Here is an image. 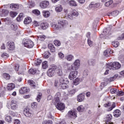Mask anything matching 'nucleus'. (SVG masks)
Wrapping results in <instances>:
<instances>
[{
    "label": "nucleus",
    "mask_w": 124,
    "mask_h": 124,
    "mask_svg": "<svg viewBox=\"0 0 124 124\" xmlns=\"http://www.w3.org/2000/svg\"><path fill=\"white\" fill-rule=\"evenodd\" d=\"M61 97V93L58 92L54 97V99L53 100L55 105L58 109V110H60V111H62V110H64L65 108V106L63 103L61 102L60 101V97Z\"/></svg>",
    "instance_id": "nucleus-1"
},
{
    "label": "nucleus",
    "mask_w": 124,
    "mask_h": 124,
    "mask_svg": "<svg viewBox=\"0 0 124 124\" xmlns=\"http://www.w3.org/2000/svg\"><path fill=\"white\" fill-rule=\"evenodd\" d=\"M107 67L109 69H112V70H116L121 68V64L118 62H114L112 63H110L107 65Z\"/></svg>",
    "instance_id": "nucleus-2"
},
{
    "label": "nucleus",
    "mask_w": 124,
    "mask_h": 124,
    "mask_svg": "<svg viewBox=\"0 0 124 124\" xmlns=\"http://www.w3.org/2000/svg\"><path fill=\"white\" fill-rule=\"evenodd\" d=\"M69 81L67 78H65V79L63 78H61L60 79V86H61L62 89L63 90H65L66 88H67V84H68Z\"/></svg>",
    "instance_id": "nucleus-3"
},
{
    "label": "nucleus",
    "mask_w": 124,
    "mask_h": 124,
    "mask_svg": "<svg viewBox=\"0 0 124 124\" xmlns=\"http://www.w3.org/2000/svg\"><path fill=\"white\" fill-rule=\"evenodd\" d=\"M57 69V66L52 65L47 71V75L49 77H52L55 75V72Z\"/></svg>",
    "instance_id": "nucleus-4"
},
{
    "label": "nucleus",
    "mask_w": 124,
    "mask_h": 124,
    "mask_svg": "<svg viewBox=\"0 0 124 124\" xmlns=\"http://www.w3.org/2000/svg\"><path fill=\"white\" fill-rule=\"evenodd\" d=\"M24 46L26 47V48H29L31 49L34 46V44L31 40H27L24 43Z\"/></svg>",
    "instance_id": "nucleus-5"
},
{
    "label": "nucleus",
    "mask_w": 124,
    "mask_h": 124,
    "mask_svg": "<svg viewBox=\"0 0 124 124\" xmlns=\"http://www.w3.org/2000/svg\"><path fill=\"white\" fill-rule=\"evenodd\" d=\"M78 75V71L77 70H75V71H71L69 75L68 78L70 80H74L77 76Z\"/></svg>",
    "instance_id": "nucleus-6"
},
{
    "label": "nucleus",
    "mask_w": 124,
    "mask_h": 124,
    "mask_svg": "<svg viewBox=\"0 0 124 124\" xmlns=\"http://www.w3.org/2000/svg\"><path fill=\"white\" fill-rule=\"evenodd\" d=\"M49 1L44 0L40 3V6L41 8L45 9V8H47V7L49 6Z\"/></svg>",
    "instance_id": "nucleus-7"
},
{
    "label": "nucleus",
    "mask_w": 124,
    "mask_h": 124,
    "mask_svg": "<svg viewBox=\"0 0 124 124\" xmlns=\"http://www.w3.org/2000/svg\"><path fill=\"white\" fill-rule=\"evenodd\" d=\"M80 63H81V62L80 61V60L77 59L75 61V62L73 64V65L75 68V70H78V69H79V68H80Z\"/></svg>",
    "instance_id": "nucleus-8"
},
{
    "label": "nucleus",
    "mask_w": 124,
    "mask_h": 124,
    "mask_svg": "<svg viewBox=\"0 0 124 124\" xmlns=\"http://www.w3.org/2000/svg\"><path fill=\"white\" fill-rule=\"evenodd\" d=\"M7 48L10 50H14L15 46L14 43L13 42L9 41L6 44Z\"/></svg>",
    "instance_id": "nucleus-9"
},
{
    "label": "nucleus",
    "mask_w": 124,
    "mask_h": 124,
    "mask_svg": "<svg viewBox=\"0 0 124 124\" xmlns=\"http://www.w3.org/2000/svg\"><path fill=\"white\" fill-rule=\"evenodd\" d=\"M30 92V89L28 87H22L19 89V93L20 94H24V93H29Z\"/></svg>",
    "instance_id": "nucleus-10"
},
{
    "label": "nucleus",
    "mask_w": 124,
    "mask_h": 124,
    "mask_svg": "<svg viewBox=\"0 0 124 124\" xmlns=\"http://www.w3.org/2000/svg\"><path fill=\"white\" fill-rule=\"evenodd\" d=\"M11 108L12 110H16L18 108V105H17V101L12 100L11 103Z\"/></svg>",
    "instance_id": "nucleus-11"
},
{
    "label": "nucleus",
    "mask_w": 124,
    "mask_h": 124,
    "mask_svg": "<svg viewBox=\"0 0 124 124\" xmlns=\"http://www.w3.org/2000/svg\"><path fill=\"white\" fill-rule=\"evenodd\" d=\"M59 25H60L61 28H66L68 25V22L66 20H62L59 22Z\"/></svg>",
    "instance_id": "nucleus-12"
},
{
    "label": "nucleus",
    "mask_w": 124,
    "mask_h": 124,
    "mask_svg": "<svg viewBox=\"0 0 124 124\" xmlns=\"http://www.w3.org/2000/svg\"><path fill=\"white\" fill-rule=\"evenodd\" d=\"M51 26L54 30H59V29L62 28V26L59 24V22L56 23V22H52L51 24Z\"/></svg>",
    "instance_id": "nucleus-13"
},
{
    "label": "nucleus",
    "mask_w": 124,
    "mask_h": 124,
    "mask_svg": "<svg viewBox=\"0 0 124 124\" xmlns=\"http://www.w3.org/2000/svg\"><path fill=\"white\" fill-rule=\"evenodd\" d=\"M77 99L78 102H82V101L85 100V93H82L79 94L78 96Z\"/></svg>",
    "instance_id": "nucleus-14"
},
{
    "label": "nucleus",
    "mask_w": 124,
    "mask_h": 124,
    "mask_svg": "<svg viewBox=\"0 0 124 124\" xmlns=\"http://www.w3.org/2000/svg\"><path fill=\"white\" fill-rule=\"evenodd\" d=\"M14 89H15V84L12 83L8 84L7 86V90L8 92H10L12 91V90H14Z\"/></svg>",
    "instance_id": "nucleus-15"
},
{
    "label": "nucleus",
    "mask_w": 124,
    "mask_h": 124,
    "mask_svg": "<svg viewBox=\"0 0 124 124\" xmlns=\"http://www.w3.org/2000/svg\"><path fill=\"white\" fill-rule=\"evenodd\" d=\"M24 115L26 117H31V115H32V111L30 109H25Z\"/></svg>",
    "instance_id": "nucleus-16"
},
{
    "label": "nucleus",
    "mask_w": 124,
    "mask_h": 124,
    "mask_svg": "<svg viewBox=\"0 0 124 124\" xmlns=\"http://www.w3.org/2000/svg\"><path fill=\"white\" fill-rule=\"evenodd\" d=\"M122 112L119 109H116L113 111V116L115 118H119L121 116Z\"/></svg>",
    "instance_id": "nucleus-17"
},
{
    "label": "nucleus",
    "mask_w": 124,
    "mask_h": 124,
    "mask_svg": "<svg viewBox=\"0 0 124 124\" xmlns=\"http://www.w3.org/2000/svg\"><path fill=\"white\" fill-rule=\"evenodd\" d=\"M68 115L71 118H77V112L74 111H69Z\"/></svg>",
    "instance_id": "nucleus-18"
},
{
    "label": "nucleus",
    "mask_w": 124,
    "mask_h": 124,
    "mask_svg": "<svg viewBox=\"0 0 124 124\" xmlns=\"http://www.w3.org/2000/svg\"><path fill=\"white\" fill-rule=\"evenodd\" d=\"M65 59L68 62H72V60H74V56L72 54H68L65 57Z\"/></svg>",
    "instance_id": "nucleus-19"
},
{
    "label": "nucleus",
    "mask_w": 124,
    "mask_h": 124,
    "mask_svg": "<svg viewBox=\"0 0 124 124\" xmlns=\"http://www.w3.org/2000/svg\"><path fill=\"white\" fill-rule=\"evenodd\" d=\"M112 115L108 114L106 117V124H113L112 123H110V120H112Z\"/></svg>",
    "instance_id": "nucleus-20"
},
{
    "label": "nucleus",
    "mask_w": 124,
    "mask_h": 124,
    "mask_svg": "<svg viewBox=\"0 0 124 124\" xmlns=\"http://www.w3.org/2000/svg\"><path fill=\"white\" fill-rule=\"evenodd\" d=\"M10 7L13 10H17V9L20 8V6H19V4H18L12 3L11 4Z\"/></svg>",
    "instance_id": "nucleus-21"
},
{
    "label": "nucleus",
    "mask_w": 124,
    "mask_h": 124,
    "mask_svg": "<svg viewBox=\"0 0 124 124\" xmlns=\"http://www.w3.org/2000/svg\"><path fill=\"white\" fill-rule=\"evenodd\" d=\"M41 28L43 30H46L49 27V25L48 24V23L46 22H43L41 24Z\"/></svg>",
    "instance_id": "nucleus-22"
},
{
    "label": "nucleus",
    "mask_w": 124,
    "mask_h": 124,
    "mask_svg": "<svg viewBox=\"0 0 124 124\" xmlns=\"http://www.w3.org/2000/svg\"><path fill=\"white\" fill-rule=\"evenodd\" d=\"M43 13V16L45 17V18H48V17H50V12L48 11H43L42 12Z\"/></svg>",
    "instance_id": "nucleus-23"
},
{
    "label": "nucleus",
    "mask_w": 124,
    "mask_h": 124,
    "mask_svg": "<svg viewBox=\"0 0 124 124\" xmlns=\"http://www.w3.org/2000/svg\"><path fill=\"white\" fill-rule=\"evenodd\" d=\"M112 32L111 31V30H108V28H107L104 30L103 34H104V35H107L108 36Z\"/></svg>",
    "instance_id": "nucleus-24"
},
{
    "label": "nucleus",
    "mask_w": 124,
    "mask_h": 124,
    "mask_svg": "<svg viewBox=\"0 0 124 124\" xmlns=\"http://www.w3.org/2000/svg\"><path fill=\"white\" fill-rule=\"evenodd\" d=\"M104 54L105 57H110V55H111V49H108L105 50Z\"/></svg>",
    "instance_id": "nucleus-25"
},
{
    "label": "nucleus",
    "mask_w": 124,
    "mask_h": 124,
    "mask_svg": "<svg viewBox=\"0 0 124 124\" xmlns=\"http://www.w3.org/2000/svg\"><path fill=\"white\" fill-rule=\"evenodd\" d=\"M24 23L26 25H29V24H31V18L29 17L25 18L24 21Z\"/></svg>",
    "instance_id": "nucleus-26"
},
{
    "label": "nucleus",
    "mask_w": 124,
    "mask_h": 124,
    "mask_svg": "<svg viewBox=\"0 0 124 124\" xmlns=\"http://www.w3.org/2000/svg\"><path fill=\"white\" fill-rule=\"evenodd\" d=\"M66 65L67 66V70L71 71V70H74V69H75L73 65H70L69 63H66Z\"/></svg>",
    "instance_id": "nucleus-27"
},
{
    "label": "nucleus",
    "mask_w": 124,
    "mask_h": 124,
    "mask_svg": "<svg viewBox=\"0 0 124 124\" xmlns=\"http://www.w3.org/2000/svg\"><path fill=\"white\" fill-rule=\"evenodd\" d=\"M69 5L70 6H75L76 7L77 6V3L76 1L73 0H71L68 2Z\"/></svg>",
    "instance_id": "nucleus-28"
},
{
    "label": "nucleus",
    "mask_w": 124,
    "mask_h": 124,
    "mask_svg": "<svg viewBox=\"0 0 124 124\" xmlns=\"http://www.w3.org/2000/svg\"><path fill=\"white\" fill-rule=\"evenodd\" d=\"M48 48L50 49V51L52 53L55 52V46H54V45H53V44H49L48 45Z\"/></svg>",
    "instance_id": "nucleus-29"
},
{
    "label": "nucleus",
    "mask_w": 124,
    "mask_h": 124,
    "mask_svg": "<svg viewBox=\"0 0 124 124\" xmlns=\"http://www.w3.org/2000/svg\"><path fill=\"white\" fill-rule=\"evenodd\" d=\"M8 13H9L8 10L3 9L2 11V14L1 15V16L2 17H4V16H7Z\"/></svg>",
    "instance_id": "nucleus-30"
},
{
    "label": "nucleus",
    "mask_w": 124,
    "mask_h": 124,
    "mask_svg": "<svg viewBox=\"0 0 124 124\" xmlns=\"http://www.w3.org/2000/svg\"><path fill=\"white\" fill-rule=\"evenodd\" d=\"M24 19V16L22 13H20L18 16L16 18L17 22H21Z\"/></svg>",
    "instance_id": "nucleus-31"
},
{
    "label": "nucleus",
    "mask_w": 124,
    "mask_h": 124,
    "mask_svg": "<svg viewBox=\"0 0 124 124\" xmlns=\"http://www.w3.org/2000/svg\"><path fill=\"white\" fill-rule=\"evenodd\" d=\"M28 84H29L31 87H33V88H35L36 86V84L31 80H28Z\"/></svg>",
    "instance_id": "nucleus-32"
},
{
    "label": "nucleus",
    "mask_w": 124,
    "mask_h": 124,
    "mask_svg": "<svg viewBox=\"0 0 124 124\" xmlns=\"http://www.w3.org/2000/svg\"><path fill=\"white\" fill-rule=\"evenodd\" d=\"M55 11H56V12H62V5H59L56 7L55 8Z\"/></svg>",
    "instance_id": "nucleus-33"
},
{
    "label": "nucleus",
    "mask_w": 124,
    "mask_h": 124,
    "mask_svg": "<svg viewBox=\"0 0 124 124\" xmlns=\"http://www.w3.org/2000/svg\"><path fill=\"white\" fill-rule=\"evenodd\" d=\"M79 84H80V78H77L73 80V85L77 86V85H79Z\"/></svg>",
    "instance_id": "nucleus-34"
},
{
    "label": "nucleus",
    "mask_w": 124,
    "mask_h": 124,
    "mask_svg": "<svg viewBox=\"0 0 124 124\" xmlns=\"http://www.w3.org/2000/svg\"><path fill=\"white\" fill-rule=\"evenodd\" d=\"M77 110L78 112H83L85 110V106L80 105L77 108Z\"/></svg>",
    "instance_id": "nucleus-35"
},
{
    "label": "nucleus",
    "mask_w": 124,
    "mask_h": 124,
    "mask_svg": "<svg viewBox=\"0 0 124 124\" xmlns=\"http://www.w3.org/2000/svg\"><path fill=\"white\" fill-rule=\"evenodd\" d=\"M42 66L44 69H46V68H48V62L47 61H45L43 62Z\"/></svg>",
    "instance_id": "nucleus-36"
},
{
    "label": "nucleus",
    "mask_w": 124,
    "mask_h": 124,
    "mask_svg": "<svg viewBox=\"0 0 124 124\" xmlns=\"http://www.w3.org/2000/svg\"><path fill=\"white\" fill-rule=\"evenodd\" d=\"M56 72L59 76H62V69H59L56 68Z\"/></svg>",
    "instance_id": "nucleus-37"
},
{
    "label": "nucleus",
    "mask_w": 124,
    "mask_h": 124,
    "mask_svg": "<svg viewBox=\"0 0 124 124\" xmlns=\"http://www.w3.org/2000/svg\"><path fill=\"white\" fill-rule=\"evenodd\" d=\"M112 45L113 47L117 48V47H118L119 45H120V43L118 41H114L112 43Z\"/></svg>",
    "instance_id": "nucleus-38"
},
{
    "label": "nucleus",
    "mask_w": 124,
    "mask_h": 124,
    "mask_svg": "<svg viewBox=\"0 0 124 124\" xmlns=\"http://www.w3.org/2000/svg\"><path fill=\"white\" fill-rule=\"evenodd\" d=\"M5 121L8 123H11L12 122V117L10 116H7L5 118Z\"/></svg>",
    "instance_id": "nucleus-39"
},
{
    "label": "nucleus",
    "mask_w": 124,
    "mask_h": 124,
    "mask_svg": "<svg viewBox=\"0 0 124 124\" xmlns=\"http://www.w3.org/2000/svg\"><path fill=\"white\" fill-rule=\"evenodd\" d=\"M32 12L33 14H35V15H37V16L40 15V11L37 9L33 10Z\"/></svg>",
    "instance_id": "nucleus-40"
},
{
    "label": "nucleus",
    "mask_w": 124,
    "mask_h": 124,
    "mask_svg": "<svg viewBox=\"0 0 124 124\" xmlns=\"http://www.w3.org/2000/svg\"><path fill=\"white\" fill-rule=\"evenodd\" d=\"M3 76L6 80H9L10 79V75L7 73H4Z\"/></svg>",
    "instance_id": "nucleus-41"
},
{
    "label": "nucleus",
    "mask_w": 124,
    "mask_h": 124,
    "mask_svg": "<svg viewBox=\"0 0 124 124\" xmlns=\"http://www.w3.org/2000/svg\"><path fill=\"white\" fill-rule=\"evenodd\" d=\"M72 14L75 17H77L79 16V13H78V12H77V11L75 10H73V11L72 12Z\"/></svg>",
    "instance_id": "nucleus-42"
},
{
    "label": "nucleus",
    "mask_w": 124,
    "mask_h": 124,
    "mask_svg": "<svg viewBox=\"0 0 124 124\" xmlns=\"http://www.w3.org/2000/svg\"><path fill=\"white\" fill-rule=\"evenodd\" d=\"M112 3H113V0H109L108 1V2H106L105 3V6H106L107 7H108L110 6V5L111 4H112Z\"/></svg>",
    "instance_id": "nucleus-43"
},
{
    "label": "nucleus",
    "mask_w": 124,
    "mask_h": 124,
    "mask_svg": "<svg viewBox=\"0 0 124 124\" xmlns=\"http://www.w3.org/2000/svg\"><path fill=\"white\" fill-rule=\"evenodd\" d=\"M49 55H50V53H49L48 51L45 52V53L43 54L45 59H48V58H49Z\"/></svg>",
    "instance_id": "nucleus-44"
},
{
    "label": "nucleus",
    "mask_w": 124,
    "mask_h": 124,
    "mask_svg": "<svg viewBox=\"0 0 124 124\" xmlns=\"http://www.w3.org/2000/svg\"><path fill=\"white\" fill-rule=\"evenodd\" d=\"M29 73L30 74H35L36 73V70L33 69H30L29 70Z\"/></svg>",
    "instance_id": "nucleus-45"
},
{
    "label": "nucleus",
    "mask_w": 124,
    "mask_h": 124,
    "mask_svg": "<svg viewBox=\"0 0 124 124\" xmlns=\"http://www.w3.org/2000/svg\"><path fill=\"white\" fill-rule=\"evenodd\" d=\"M77 92H78V90L76 89H73L69 91V94H74Z\"/></svg>",
    "instance_id": "nucleus-46"
},
{
    "label": "nucleus",
    "mask_w": 124,
    "mask_h": 124,
    "mask_svg": "<svg viewBox=\"0 0 124 124\" xmlns=\"http://www.w3.org/2000/svg\"><path fill=\"white\" fill-rule=\"evenodd\" d=\"M54 43L55 45V46H61V42H60V41L58 40H56L54 41Z\"/></svg>",
    "instance_id": "nucleus-47"
},
{
    "label": "nucleus",
    "mask_w": 124,
    "mask_h": 124,
    "mask_svg": "<svg viewBox=\"0 0 124 124\" xmlns=\"http://www.w3.org/2000/svg\"><path fill=\"white\" fill-rule=\"evenodd\" d=\"M10 16L12 17V18H14V17H16L17 16V13L15 12H11L10 13Z\"/></svg>",
    "instance_id": "nucleus-48"
},
{
    "label": "nucleus",
    "mask_w": 124,
    "mask_h": 124,
    "mask_svg": "<svg viewBox=\"0 0 124 124\" xmlns=\"http://www.w3.org/2000/svg\"><path fill=\"white\" fill-rule=\"evenodd\" d=\"M87 42H88V44L89 46H90V47H93V41H91V40L88 39Z\"/></svg>",
    "instance_id": "nucleus-49"
},
{
    "label": "nucleus",
    "mask_w": 124,
    "mask_h": 124,
    "mask_svg": "<svg viewBox=\"0 0 124 124\" xmlns=\"http://www.w3.org/2000/svg\"><path fill=\"white\" fill-rule=\"evenodd\" d=\"M58 57L60 58V59H63L64 58V54L62 53V52H59L58 53Z\"/></svg>",
    "instance_id": "nucleus-50"
},
{
    "label": "nucleus",
    "mask_w": 124,
    "mask_h": 124,
    "mask_svg": "<svg viewBox=\"0 0 124 124\" xmlns=\"http://www.w3.org/2000/svg\"><path fill=\"white\" fill-rule=\"evenodd\" d=\"M118 14H119V11H113L111 13V15L114 17L117 16Z\"/></svg>",
    "instance_id": "nucleus-51"
},
{
    "label": "nucleus",
    "mask_w": 124,
    "mask_h": 124,
    "mask_svg": "<svg viewBox=\"0 0 124 124\" xmlns=\"http://www.w3.org/2000/svg\"><path fill=\"white\" fill-rule=\"evenodd\" d=\"M117 92H118V90L116 88L110 89L111 93H112V94L117 93Z\"/></svg>",
    "instance_id": "nucleus-52"
},
{
    "label": "nucleus",
    "mask_w": 124,
    "mask_h": 124,
    "mask_svg": "<svg viewBox=\"0 0 124 124\" xmlns=\"http://www.w3.org/2000/svg\"><path fill=\"white\" fill-rule=\"evenodd\" d=\"M31 107L33 109H35V108H36V107H37V104L36 103V102H34V103H32L31 105Z\"/></svg>",
    "instance_id": "nucleus-53"
},
{
    "label": "nucleus",
    "mask_w": 124,
    "mask_h": 124,
    "mask_svg": "<svg viewBox=\"0 0 124 124\" xmlns=\"http://www.w3.org/2000/svg\"><path fill=\"white\" fill-rule=\"evenodd\" d=\"M45 37L46 36L44 35L38 36V38L39 40H44V39H45Z\"/></svg>",
    "instance_id": "nucleus-54"
},
{
    "label": "nucleus",
    "mask_w": 124,
    "mask_h": 124,
    "mask_svg": "<svg viewBox=\"0 0 124 124\" xmlns=\"http://www.w3.org/2000/svg\"><path fill=\"white\" fill-rule=\"evenodd\" d=\"M42 96V93H39V94L37 95V100L38 102H39V101H40V99H41Z\"/></svg>",
    "instance_id": "nucleus-55"
},
{
    "label": "nucleus",
    "mask_w": 124,
    "mask_h": 124,
    "mask_svg": "<svg viewBox=\"0 0 124 124\" xmlns=\"http://www.w3.org/2000/svg\"><path fill=\"white\" fill-rule=\"evenodd\" d=\"M42 62V60L40 59H38L35 62L36 65H40V64Z\"/></svg>",
    "instance_id": "nucleus-56"
},
{
    "label": "nucleus",
    "mask_w": 124,
    "mask_h": 124,
    "mask_svg": "<svg viewBox=\"0 0 124 124\" xmlns=\"http://www.w3.org/2000/svg\"><path fill=\"white\" fill-rule=\"evenodd\" d=\"M3 21L4 22H5L6 24H8V23H9V22H10V19H9V18H8V17H7L5 18H3Z\"/></svg>",
    "instance_id": "nucleus-57"
},
{
    "label": "nucleus",
    "mask_w": 124,
    "mask_h": 124,
    "mask_svg": "<svg viewBox=\"0 0 124 124\" xmlns=\"http://www.w3.org/2000/svg\"><path fill=\"white\" fill-rule=\"evenodd\" d=\"M11 29H12L13 31H16L17 30V26L15 25L12 24L11 25Z\"/></svg>",
    "instance_id": "nucleus-58"
},
{
    "label": "nucleus",
    "mask_w": 124,
    "mask_h": 124,
    "mask_svg": "<svg viewBox=\"0 0 124 124\" xmlns=\"http://www.w3.org/2000/svg\"><path fill=\"white\" fill-rule=\"evenodd\" d=\"M116 107V104L115 103H113V104L111 105V107L109 108L108 111H111V110H113L114 108Z\"/></svg>",
    "instance_id": "nucleus-59"
},
{
    "label": "nucleus",
    "mask_w": 124,
    "mask_h": 124,
    "mask_svg": "<svg viewBox=\"0 0 124 124\" xmlns=\"http://www.w3.org/2000/svg\"><path fill=\"white\" fill-rule=\"evenodd\" d=\"M60 85H61V83L59 82V80H55V81L54 83L55 87H58V86H60Z\"/></svg>",
    "instance_id": "nucleus-60"
},
{
    "label": "nucleus",
    "mask_w": 124,
    "mask_h": 124,
    "mask_svg": "<svg viewBox=\"0 0 124 124\" xmlns=\"http://www.w3.org/2000/svg\"><path fill=\"white\" fill-rule=\"evenodd\" d=\"M2 58H8L9 57V55L6 53H3L1 55Z\"/></svg>",
    "instance_id": "nucleus-61"
},
{
    "label": "nucleus",
    "mask_w": 124,
    "mask_h": 124,
    "mask_svg": "<svg viewBox=\"0 0 124 124\" xmlns=\"http://www.w3.org/2000/svg\"><path fill=\"white\" fill-rule=\"evenodd\" d=\"M47 118H48V119H51L52 120H54V116L52 115V114H51L50 112L48 113Z\"/></svg>",
    "instance_id": "nucleus-62"
},
{
    "label": "nucleus",
    "mask_w": 124,
    "mask_h": 124,
    "mask_svg": "<svg viewBox=\"0 0 124 124\" xmlns=\"http://www.w3.org/2000/svg\"><path fill=\"white\" fill-rule=\"evenodd\" d=\"M19 67H20V65L18 64H16L15 65V69L16 71H18L19 70Z\"/></svg>",
    "instance_id": "nucleus-63"
},
{
    "label": "nucleus",
    "mask_w": 124,
    "mask_h": 124,
    "mask_svg": "<svg viewBox=\"0 0 124 124\" xmlns=\"http://www.w3.org/2000/svg\"><path fill=\"white\" fill-rule=\"evenodd\" d=\"M73 15H72V14H69L68 15V18H69V19H70L71 20H72V19H73Z\"/></svg>",
    "instance_id": "nucleus-64"
}]
</instances>
